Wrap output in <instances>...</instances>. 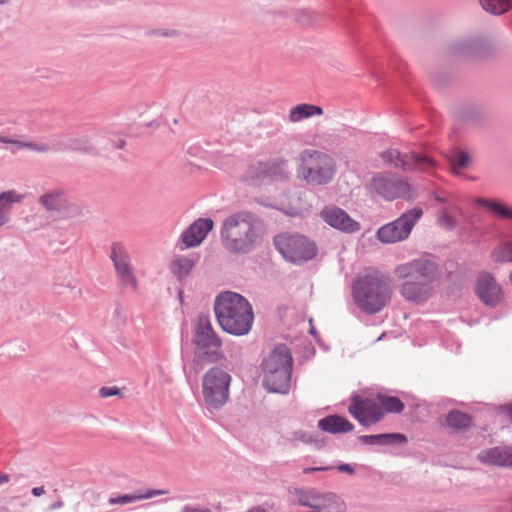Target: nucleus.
Wrapping results in <instances>:
<instances>
[{
	"label": "nucleus",
	"instance_id": "nucleus-15",
	"mask_svg": "<svg viewBox=\"0 0 512 512\" xmlns=\"http://www.w3.org/2000/svg\"><path fill=\"white\" fill-rule=\"evenodd\" d=\"M475 292L479 299L491 308L498 306L504 299V293L493 274L483 271L476 278Z\"/></svg>",
	"mask_w": 512,
	"mask_h": 512
},
{
	"label": "nucleus",
	"instance_id": "nucleus-8",
	"mask_svg": "<svg viewBox=\"0 0 512 512\" xmlns=\"http://www.w3.org/2000/svg\"><path fill=\"white\" fill-rule=\"evenodd\" d=\"M423 215V209L414 207L404 212L396 220L381 226L377 231L380 242L389 244L402 241L410 235L415 223Z\"/></svg>",
	"mask_w": 512,
	"mask_h": 512
},
{
	"label": "nucleus",
	"instance_id": "nucleus-18",
	"mask_svg": "<svg viewBox=\"0 0 512 512\" xmlns=\"http://www.w3.org/2000/svg\"><path fill=\"white\" fill-rule=\"evenodd\" d=\"M399 292L402 297L412 303H423L433 294V285L418 279L402 278Z\"/></svg>",
	"mask_w": 512,
	"mask_h": 512
},
{
	"label": "nucleus",
	"instance_id": "nucleus-59",
	"mask_svg": "<svg viewBox=\"0 0 512 512\" xmlns=\"http://www.w3.org/2000/svg\"><path fill=\"white\" fill-rule=\"evenodd\" d=\"M256 203H258L259 205L261 206H264V207H272L271 204L267 203L266 201L260 199V198H255L254 200Z\"/></svg>",
	"mask_w": 512,
	"mask_h": 512
},
{
	"label": "nucleus",
	"instance_id": "nucleus-19",
	"mask_svg": "<svg viewBox=\"0 0 512 512\" xmlns=\"http://www.w3.org/2000/svg\"><path fill=\"white\" fill-rule=\"evenodd\" d=\"M39 203L49 212L70 213L80 215L78 206L70 207L68 199L62 190L49 191L39 197Z\"/></svg>",
	"mask_w": 512,
	"mask_h": 512
},
{
	"label": "nucleus",
	"instance_id": "nucleus-35",
	"mask_svg": "<svg viewBox=\"0 0 512 512\" xmlns=\"http://www.w3.org/2000/svg\"><path fill=\"white\" fill-rule=\"evenodd\" d=\"M479 48V42L473 39H464L453 43L451 50L454 54L474 56Z\"/></svg>",
	"mask_w": 512,
	"mask_h": 512
},
{
	"label": "nucleus",
	"instance_id": "nucleus-34",
	"mask_svg": "<svg viewBox=\"0 0 512 512\" xmlns=\"http://www.w3.org/2000/svg\"><path fill=\"white\" fill-rule=\"evenodd\" d=\"M506 457V449H502L500 447H493L487 449L484 452V455L481 457V460L487 464L506 467Z\"/></svg>",
	"mask_w": 512,
	"mask_h": 512
},
{
	"label": "nucleus",
	"instance_id": "nucleus-44",
	"mask_svg": "<svg viewBox=\"0 0 512 512\" xmlns=\"http://www.w3.org/2000/svg\"><path fill=\"white\" fill-rule=\"evenodd\" d=\"M164 494H167V491L161 489H148L145 493H141L138 491L139 501L144 499H150L155 496H160Z\"/></svg>",
	"mask_w": 512,
	"mask_h": 512
},
{
	"label": "nucleus",
	"instance_id": "nucleus-62",
	"mask_svg": "<svg viewBox=\"0 0 512 512\" xmlns=\"http://www.w3.org/2000/svg\"><path fill=\"white\" fill-rule=\"evenodd\" d=\"M178 297H179L180 301L182 302L183 301V291L182 290L178 291Z\"/></svg>",
	"mask_w": 512,
	"mask_h": 512
},
{
	"label": "nucleus",
	"instance_id": "nucleus-57",
	"mask_svg": "<svg viewBox=\"0 0 512 512\" xmlns=\"http://www.w3.org/2000/svg\"><path fill=\"white\" fill-rule=\"evenodd\" d=\"M126 145V141L123 139H118L114 142L113 146L117 149H123Z\"/></svg>",
	"mask_w": 512,
	"mask_h": 512
},
{
	"label": "nucleus",
	"instance_id": "nucleus-61",
	"mask_svg": "<svg viewBox=\"0 0 512 512\" xmlns=\"http://www.w3.org/2000/svg\"><path fill=\"white\" fill-rule=\"evenodd\" d=\"M8 222L7 219L3 218L1 215H0V227L3 226L4 224H6Z\"/></svg>",
	"mask_w": 512,
	"mask_h": 512
},
{
	"label": "nucleus",
	"instance_id": "nucleus-45",
	"mask_svg": "<svg viewBox=\"0 0 512 512\" xmlns=\"http://www.w3.org/2000/svg\"><path fill=\"white\" fill-rule=\"evenodd\" d=\"M336 15H329L330 18L338 19L341 23L346 24L349 9L348 8H341V7H335Z\"/></svg>",
	"mask_w": 512,
	"mask_h": 512
},
{
	"label": "nucleus",
	"instance_id": "nucleus-46",
	"mask_svg": "<svg viewBox=\"0 0 512 512\" xmlns=\"http://www.w3.org/2000/svg\"><path fill=\"white\" fill-rule=\"evenodd\" d=\"M295 439L306 444L316 442V439H314L312 434L305 433L303 431L296 432Z\"/></svg>",
	"mask_w": 512,
	"mask_h": 512
},
{
	"label": "nucleus",
	"instance_id": "nucleus-54",
	"mask_svg": "<svg viewBox=\"0 0 512 512\" xmlns=\"http://www.w3.org/2000/svg\"><path fill=\"white\" fill-rule=\"evenodd\" d=\"M507 457H506V467H512V447L506 448Z\"/></svg>",
	"mask_w": 512,
	"mask_h": 512
},
{
	"label": "nucleus",
	"instance_id": "nucleus-40",
	"mask_svg": "<svg viewBox=\"0 0 512 512\" xmlns=\"http://www.w3.org/2000/svg\"><path fill=\"white\" fill-rule=\"evenodd\" d=\"M139 501L138 492L131 494H123L115 497H110L108 503L110 505H126Z\"/></svg>",
	"mask_w": 512,
	"mask_h": 512
},
{
	"label": "nucleus",
	"instance_id": "nucleus-49",
	"mask_svg": "<svg viewBox=\"0 0 512 512\" xmlns=\"http://www.w3.org/2000/svg\"><path fill=\"white\" fill-rule=\"evenodd\" d=\"M337 469L340 471V472H343V473H348L350 475L354 474L355 472V469L350 465V464H347V463H343V464H340Z\"/></svg>",
	"mask_w": 512,
	"mask_h": 512
},
{
	"label": "nucleus",
	"instance_id": "nucleus-30",
	"mask_svg": "<svg viewBox=\"0 0 512 512\" xmlns=\"http://www.w3.org/2000/svg\"><path fill=\"white\" fill-rule=\"evenodd\" d=\"M195 263V259L183 256L171 262L170 270L178 280L182 281L190 274Z\"/></svg>",
	"mask_w": 512,
	"mask_h": 512
},
{
	"label": "nucleus",
	"instance_id": "nucleus-20",
	"mask_svg": "<svg viewBox=\"0 0 512 512\" xmlns=\"http://www.w3.org/2000/svg\"><path fill=\"white\" fill-rule=\"evenodd\" d=\"M52 149L55 151H74L86 154H97L96 149L86 137L65 136L63 139L55 141Z\"/></svg>",
	"mask_w": 512,
	"mask_h": 512
},
{
	"label": "nucleus",
	"instance_id": "nucleus-42",
	"mask_svg": "<svg viewBox=\"0 0 512 512\" xmlns=\"http://www.w3.org/2000/svg\"><path fill=\"white\" fill-rule=\"evenodd\" d=\"M23 149H29L36 152H48L52 148L48 144H38L34 142L24 141Z\"/></svg>",
	"mask_w": 512,
	"mask_h": 512
},
{
	"label": "nucleus",
	"instance_id": "nucleus-55",
	"mask_svg": "<svg viewBox=\"0 0 512 512\" xmlns=\"http://www.w3.org/2000/svg\"><path fill=\"white\" fill-rule=\"evenodd\" d=\"M310 325H311V327L309 329L310 335H312L317 340V342H319L320 335L317 332V330L315 329V327L312 325V319H310Z\"/></svg>",
	"mask_w": 512,
	"mask_h": 512
},
{
	"label": "nucleus",
	"instance_id": "nucleus-37",
	"mask_svg": "<svg viewBox=\"0 0 512 512\" xmlns=\"http://www.w3.org/2000/svg\"><path fill=\"white\" fill-rule=\"evenodd\" d=\"M323 16L310 9H303L296 14V21L302 26H316Z\"/></svg>",
	"mask_w": 512,
	"mask_h": 512
},
{
	"label": "nucleus",
	"instance_id": "nucleus-47",
	"mask_svg": "<svg viewBox=\"0 0 512 512\" xmlns=\"http://www.w3.org/2000/svg\"><path fill=\"white\" fill-rule=\"evenodd\" d=\"M180 512H212V511L209 508L202 509V508L187 504L181 508Z\"/></svg>",
	"mask_w": 512,
	"mask_h": 512
},
{
	"label": "nucleus",
	"instance_id": "nucleus-13",
	"mask_svg": "<svg viewBox=\"0 0 512 512\" xmlns=\"http://www.w3.org/2000/svg\"><path fill=\"white\" fill-rule=\"evenodd\" d=\"M348 411L362 426L378 423L385 416L381 404L358 394L352 395Z\"/></svg>",
	"mask_w": 512,
	"mask_h": 512
},
{
	"label": "nucleus",
	"instance_id": "nucleus-6",
	"mask_svg": "<svg viewBox=\"0 0 512 512\" xmlns=\"http://www.w3.org/2000/svg\"><path fill=\"white\" fill-rule=\"evenodd\" d=\"M232 377L218 366L209 368L202 377V395L205 407L212 411L223 408L230 398Z\"/></svg>",
	"mask_w": 512,
	"mask_h": 512
},
{
	"label": "nucleus",
	"instance_id": "nucleus-16",
	"mask_svg": "<svg viewBox=\"0 0 512 512\" xmlns=\"http://www.w3.org/2000/svg\"><path fill=\"white\" fill-rule=\"evenodd\" d=\"M320 217L330 227L343 233L353 234L361 229L358 221L352 219L344 209L335 205L325 206L320 212Z\"/></svg>",
	"mask_w": 512,
	"mask_h": 512
},
{
	"label": "nucleus",
	"instance_id": "nucleus-52",
	"mask_svg": "<svg viewBox=\"0 0 512 512\" xmlns=\"http://www.w3.org/2000/svg\"><path fill=\"white\" fill-rule=\"evenodd\" d=\"M8 141L9 142H6V144H12V145L16 146L18 149H23L22 145H24V141L14 140V139H11L9 137H8Z\"/></svg>",
	"mask_w": 512,
	"mask_h": 512
},
{
	"label": "nucleus",
	"instance_id": "nucleus-10",
	"mask_svg": "<svg viewBox=\"0 0 512 512\" xmlns=\"http://www.w3.org/2000/svg\"><path fill=\"white\" fill-rule=\"evenodd\" d=\"M399 278L418 279L433 285L439 274V265L428 255L399 265L396 268Z\"/></svg>",
	"mask_w": 512,
	"mask_h": 512
},
{
	"label": "nucleus",
	"instance_id": "nucleus-21",
	"mask_svg": "<svg viewBox=\"0 0 512 512\" xmlns=\"http://www.w3.org/2000/svg\"><path fill=\"white\" fill-rule=\"evenodd\" d=\"M358 441L364 445H378L383 447L406 444L408 439L403 433H381L371 435H361Z\"/></svg>",
	"mask_w": 512,
	"mask_h": 512
},
{
	"label": "nucleus",
	"instance_id": "nucleus-14",
	"mask_svg": "<svg viewBox=\"0 0 512 512\" xmlns=\"http://www.w3.org/2000/svg\"><path fill=\"white\" fill-rule=\"evenodd\" d=\"M249 173L257 180L268 179L273 182L286 181L291 176L288 160L283 157L259 162L257 168H251Z\"/></svg>",
	"mask_w": 512,
	"mask_h": 512
},
{
	"label": "nucleus",
	"instance_id": "nucleus-38",
	"mask_svg": "<svg viewBox=\"0 0 512 512\" xmlns=\"http://www.w3.org/2000/svg\"><path fill=\"white\" fill-rule=\"evenodd\" d=\"M459 119L466 123L476 124L483 118L481 111L476 106L463 108L458 115Z\"/></svg>",
	"mask_w": 512,
	"mask_h": 512
},
{
	"label": "nucleus",
	"instance_id": "nucleus-1",
	"mask_svg": "<svg viewBox=\"0 0 512 512\" xmlns=\"http://www.w3.org/2000/svg\"><path fill=\"white\" fill-rule=\"evenodd\" d=\"M260 221L249 211H240L226 217L220 228L222 246L234 255L253 252L261 241Z\"/></svg>",
	"mask_w": 512,
	"mask_h": 512
},
{
	"label": "nucleus",
	"instance_id": "nucleus-36",
	"mask_svg": "<svg viewBox=\"0 0 512 512\" xmlns=\"http://www.w3.org/2000/svg\"><path fill=\"white\" fill-rule=\"evenodd\" d=\"M110 260L113 265L131 261L130 254L122 242H113L111 245Z\"/></svg>",
	"mask_w": 512,
	"mask_h": 512
},
{
	"label": "nucleus",
	"instance_id": "nucleus-56",
	"mask_svg": "<svg viewBox=\"0 0 512 512\" xmlns=\"http://www.w3.org/2000/svg\"><path fill=\"white\" fill-rule=\"evenodd\" d=\"M64 506V502L59 499L57 500L56 502L52 503L49 507L50 510H55V509H59V508H62Z\"/></svg>",
	"mask_w": 512,
	"mask_h": 512
},
{
	"label": "nucleus",
	"instance_id": "nucleus-28",
	"mask_svg": "<svg viewBox=\"0 0 512 512\" xmlns=\"http://www.w3.org/2000/svg\"><path fill=\"white\" fill-rule=\"evenodd\" d=\"M315 510L320 512H345L346 504L337 494L328 492L323 493L321 500Z\"/></svg>",
	"mask_w": 512,
	"mask_h": 512
},
{
	"label": "nucleus",
	"instance_id": "nucleus-3",
	"mask_svg": "<svg viewBox=\"0 0 512 512\" xmlns=\"http://www.w3.org/2000/svg\"><path fill=\"white\" fill-rule=\"evenodd\" d=\"M293 358L286 344H278L262 360L263 387L271 393L286 394L291 386Z\"/></svg>",
	"mask_w": 512,
	"mask_h": 512
},
{
	"label": "nucleus",
	"instance_id": "nucleus-32",
	"mask_svg": "<svg viewBox=\"0 0 512 512\" xmlns=\"http://www.w3.org/2000/svg\"><path fill=\"white\" fill-rule=\"evenodd\" d=\"M23 195L18 194L14 190H8L0 193V215L9 221L8 213L14 203H20Z\"/></svg>",
	"mask_w": 512,
	"mask_h": 512
},
{
	"label": "nucleus",
	"instance_id": "nucleus-26",
	"mask_svg": "<svg viewBox=\"0 0 512 512\" xmlns=\"http://www.w3.org/2000/svg\"><path fill=\"white\" fill-rule=\"evenodd\" d=\"M323 113L324 111L320 106L302 103L290 109L289 120L290 122L296 123L315 115L320 116Z\"/></svg>",
	"mask_w": 512,
	"mask_h": 512
},
{
	"label": "nucleus",
	"instance_id": "nucleus-58",
	"mask_svg": "<svg viewBox=\"0 0 512 512\" xmlns=\"http://www.w3.org/2000/svg\"><path fill=\"white\" fill-rule=\"evenodd\" d=\"M9 481V475L6 473L0 474V485Z\"/></svg>",
	"mask_w": 512,
	"mask_h": 512
},
{
	"label": "nucleus",
	"instance_id": "nucleus-33",
	"mask_svg": "<svg viewBox=\"0 0 512 512\" xmlns=\"http://www.w3.org/2000/svg\"><path fill=\"white\" fill-rule=\"evenodd\" d=\"M479 3L492 15H502L512 8V0H479Z\"/></svg>",
	"mask_w": 512,
	"mask_h": 512
},
{
	"label": "nucleus",
	"instance_id": "nucleus-29",
	"mask_svg": "<svg viewBox=\"0 0 512 512\" xmlns=\"http://www.w3.org/2000/svg\"><path fill=\"white\" fill-rule=\"evenodd\" d=\"M295 495H296L298 503L301 506H305L312 510H315L321 500L323 493H320L315 488H309V489H296Z\"/></svg>",
	"mask_w": 512,
	"mask_h": 512
},
{
	"label": "nucleus",
	"instance_id": "nucleus-48",
	"mask_svg": "<svg viewBox=\"0 0 512 512\" xmlns=\"http://www.w3.org/2000/svg\"><path fill=\"white\" fill-rule=\"evenodd\" d=\"M332 466H321V467H306L303 469V474H311L318 471H328L332 470Z\"/></svg>",
	"mask_w": 512,
	"mask_h": 512
},
{
	"label": "nucleus",
	"instance_id": "nucleus-51",
	"mask_svg": "<svg viewBox=\"0 0 512 512\" xmlns=\"http://www.w3.org/2000/svg\"><path fill=\"white\" fill-rule=\"evenodd\" d=\"M31 493L35 497H40L45 493V490L43 486L34 487L32 488Z\"/></svg>",
	"mask_w": 512,
	"mask_h": 512
},
{
	"label": "nucleus",
	"instance_id": "nucleus-11",
	"mask_svg": "<svg viewBox=\"0 0 512 512\" xmlns=\"http://www.w3.org/2000/svg\"><path fill=\"white\" fill-rule=\"evenodd\" d=\"M194 346L190 367L188 368L185 364L183 365V371L187 377L192 374H199L209 364H216L225 360V355L221 350V340Z\"/></svg>",
	"mask_w": 512,
	"mask_h": 512
},
{
	"label": "nucleus",
	"instance_id": "nucleus-22",
	"mask_svg": "<svg viewBox=\"0 0 512 512\" xmlns=\"http://www.w3.org/2000/svg\"><path fill=\"white\" fill-rule=\"evenodd\" d=\"M220 337L214 331L208 315L201 314L197 319L194 327V335L192 339L193 345H199L208 342L220 341Z\"/></svg>",
	"mask_w": 512,
	"mask_h": 512
},
{
	"label": "nucleus",
	"instance_id": "nucleus-50",
	"mask_svg": "<svg viewBox=\"0 0 512 512\" xmlns=\"http://www.w3.org/2000/svg\"><path fill=\"white\" fill-rule=\"evenodd\" d=\"M462 231H468L469 233L476 232V226L473 224L472 219L467 220L466 224L461 228Z\"/></svg>",
	"mask_w": 512,
	"mask_h": 512
},
{
	"label": "nucleus",
	"instance_id": "nucleus-31",
	"mask_svg": "<svg viewBox=\"0 0 512 512\" xmlns=\"http://www.w3.org/2000/svg\"><path fill=\"white\" fill-rule=\"evenodd\" d=\"M377 400L381 404L384 414L385 413L399 414L405 408V404L397 396H390V395H384L382 393H378Z\"/></svg>",
	"mask_w": 512,
	"mask_h": 512
},
{
	"label": "nucleus",
	"instance_id": "nucleus-41",
	"mask_svg": "<svg viewBox=\"0 0 512 512\" xmlns=\"http://www.w3.org/2000/svg\"><path fill=\"white\" fill-rule=\"evenodd\" d=\"M438 222L447 230H453L458 226L457 220L447 212H442L439 215Z\"/></svg>",
	"mask_w": 512,
	"mask_h": 512
},
{
	"label": "nucleus",
	"instance_id": "nucleus-4",
	"mask_svg": "<svg viewBox=\"0 0 512 512\" xmlns=\"http://www.w3.org/2000/svg\"><path fill=\"white\" fill-rule=\"evenodd\" d=\"M391 287L383 276L365 274L352 284V296L356 306L365 314L380 312L390 301Z\"/></svg>",
	"mask_w": 512,
	"mask_h": 512
},
{
	"label": "nucleus",
	"instance_id": "nucleus-2",
	"mask_svg": "<svg viewBox=\"0 0 512 512\" xmlns=\"http://www.w3.org/2000/svg\"><path fill=\"white\" fill-rule=\"evenodd\" d=\"M218 324L226 333L234 336L247 335L253 325L254 313L250 302L241 294L225 291L214 301Z\"/></svg>",
	"mask_w": 512,
	"mask_h": 512
},
{
	"label": "nucleus",
	"instance_id": "nucleus-53",
	"mask_svg": "<svg viewBox=\"0 0 512 512\" xmlns=\"http://www.w3.org/2000/svg\"><path fill=\"white\" fill-rule=\"evenodd\" d=\"M503 412L509 417L512 421V404H506L502 407Z\"/></svg>",
	"mask_w": 512,
	"mask_h": 512
},
{
	"label": "nucleus",
	"instance_id": "nucleus-9",
	"mask_svg": "<svg viewBox=\"0 0 512 512\" xmlns=\"http://www.w3.org/2000/svg\"><path fill=\"white\" fill-rule=\"evenodd\" d=\"M381 159L389 166L405 172L426 170L435 167V161L416 152L401 153L398 149L390 148L380 154Z\"/></svg>",
	"mask_w": 512,
	"mask_h": 512
},
{
	"label": "nucleus",
	"instance_id": "nucleus-12",
	"mask_svg": "<svg viewBox=\"0 0 512 512\" xmlns=\"http://www.w3.org/2000/svg\"><path fill=\"white\" fill-rule=\"evenodd\" d=\"M370 189L385 200L405 197L410 190L406 181L393 173H376L370 182Z\"/></svg>",
	"mask_w": 512,
	"mask_h": 512
},
{
	"label": "nucleus",
	"instance_id": "nucleus-23",
	"mask_svg": "<svg viewBox=\"0 0 512 512\" xmlns=\"http://www.w3.org/2000/svg\"><path fill=\"white\" fill-rule=\"evenodd\" d=\"M318 428L330 434H342L354 429V425L345 417L333 414L318 421Z\"/></svg>",
	"mask_w": 512,
	"mask_h": 512
},
{
	"label": "nucleus",
	"instance_id": "nucleus-39",
	"mask_svg": "<svg viewBox=\"0 0 512 512\" xmlns=\"http://www.w3.org/2000/svg\"><path fill=\"white\" fill-rule=\"evenodd\" d=\"M470 163V154L467 151H461L457 156L451 159L452 170L456 172L457 170L466 168Z\"/></svg>",
	"mask_w": 512,
	"mask_h": 512
},
{
	"label": "nucleus",
	"instance_id": "nucleus-43",
	"mask_svg": "<svg viewBox=\"0 0 512 512\" xmlns=\"http://www.w3.org/2000/svg\"><path fill=\"white\" fill-rule=\"evenodd\" d=\"M118 395H121V390L116 386H103L99 389V396L101 398H109Z\"/></svg>",
	"mask_w": 512,
	"mask_h": 512
},
{
	"label": "nucleus",
	"instance_id": "nucleus-60",
	"mask_svg": "<svg viewBox=\"0 0 512 512\" xmlns=\"http://www.w3.org/2000/svg\"><path fill=\"white\" fill-rule=\"evenodd\" d=\"M6 142H9L8 137L0 135V143L6 144Z\"/></svg>",
	"mask_w": 512,
	"mask_h": 512
},
{
	"label": "nucleus",
	"instance_id": "nucleus-25",
	"mask_svg": "<svg viewBox=\"0 0 512 512\" xmlns=\"http://www.w3.org/2000/svg\"><path fill=\"white\" fill-rule=\"evenodd\" d=\"M477 204L489 210L494 216L504 219L512 220V206H508L502 201L495 199L479 198Z\"/></svg>",
	"mask_w": 512,
	"mask_h": 512
},
{
	"label": "nucleus",
	"instance_id": "nucleus-24",
	"mask_svg": "<svg viewBox=\"0 0 512 512\" xmlns=\"http://www.w3.org/2000/svg\"><path fill=\"white\" fill-rule=\"evenodd\" d=\"M473 418L470 414L458 409L450 410L445 418L448 428L457 432H465L472 425Z\"/></svg>",
	"mask_w": 512,
	"mask_h": 512
},
{
	"label": "nucleus",
	"instance_id": "nucleus-7",
	"mask_svg": "<svg viewBox=\"0 0 512 512\" xmlns=\"http://www.w3.org/2000/svg\"><path fill=\"white\" fill-rule=\"evenodd\" d=\"M275 249L282 257L293 264H303L317 254L315 242L300 234L281 233L273 238Z\"/></svg>",
	"mask_w": 512,
	"mask_h": 512
},
{
	"label": "nucleus",
	"instance_id": "nucleus-64",
	"mask_svg": "<svg viewBox=\"0 0 512 512\" xmlns=\"http://www.w3.org/2000/svg\"><path fill=\"white\" fill-rule=\"evenodd\" d=\"M9 2V0H0V5H5Z\"/></svg>",
	"mask_w": 512,
	"mask_h": 512
},
{
	"label": "nucleus",
	"instance_id": "nucleus-63",
	"mask_svg": "<svg viewBox=\"0 0 512 512\" xmlns=\"http://www.w3.org/2000/svg\"><path fill=\"white\" fill-rule=\"evenodd\" d=\"M436 201H438L440 203H444L445 202V200L442 197H436Z\"/></svg>",
	"mask_w": 512,
	"mask_h": 512
},
{
	"label": "nucleus",
	"instance_id": "nucleus-27",
	"mask_svg": "<svg viewBox=\"0 0 512 512\" xmlns=\"http://www.w3.org/2000/svg\"><path fill=\"white\" fill-rule=\"evenodd\" d=\"M115 272L123 288H131L134 291L138 289V281L133 272L131 261L114 265Z\"/></svg>",
	"mask_w": 512,
	"mask_h": 512
},
{
	"label": "nucleus",
	"instance_id": "nucleus-5",
	"mask_svg": "<svg viewBox=\"0 0 512 512\" xmlns=\"http://www.w3.org/2000/svg\"><path fill=\"white\" fill-rule=\"evenodd\" d=\"M336 171V161L323 151L309 148L299 154L298 177L310 186L328 185Z\"/></svg>",
	"mask_w": 512,
	"mask_h": 512
},
{
	"label": "nucleus",
	"instance_id": "nucleus-17",
	"mask_svg": "<svg viewBox=\"0 0 512 512\" xmlns=\"http://www.w3.org/2000/svg\"><path fill=\"white\" fill-rule=\"evenodd\" d=\"M214 225L211 218H198L182 232L178 248L185 250L199 246L213 230Z\"/></svg>",
	"mask_w": 512,
	"mask_h": 512
}]
</instances>
